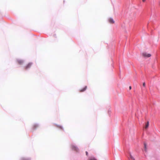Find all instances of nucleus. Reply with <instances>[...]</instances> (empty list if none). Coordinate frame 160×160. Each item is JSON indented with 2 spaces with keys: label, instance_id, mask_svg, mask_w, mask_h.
<instances>
[{
  "label": "nucleus",
  "instance_id": "f03ea898",
  "mask_svg": "<svg viewBox=\"0 0 160 160\" xmlns=\"http://www.w3.org/2000/svg\"><path fill=\"white\" fill-rule=\"evenodd\" d=\"M32 63L31 62H30L27 64L24 67V69L25 70H27L28 68H30L32 66Z\"/></svg>",
  "mask_w": 160,
  "mask_h": 160
},
{
  "label": "nucleus",
  "instance_id": "6e6552de",
  "mask_svg": "<svg viewBox=\"0 0 160 160\" xmlns=\"http://www.w3.org/2000/svg\"><path fill=\"white\" fill-rule=\"evenodd\" d=\"M130 158H129V159H132V160H135V158H134L132 156L131 153H129Z\"/></svg>",
  "mask_w": 160,
  "mask_h": 160
},
{
  "label": "nucleus",
  "instance_id": "423d86ee",
  "mask_svg": "<svg viewBox=\"0 0 160 160\" xmlns=\"http://www.w3.org/2000/svg\"><path fill=\"white\" fill-rule=\"evenodd\" d=\"M18 63L20 65L22 64L23 63V62L22 60H18L17 61Z\"/></svg>",
  "mask_w": 160,
  "mask_h": 160
},
{
  "label": "nucleus",
  "instance_id": "f257e3e1",
  "mask_svg": "<svg viewBox=\"0 0 160 160\" xmlns=\"http://www.w3.org/2000/svg\"><path fill=\"white\" fill-rule=\"evenodd\" d=\"M71 148H72V150L76 152H78L79 151L78 148L75 144H72V145H71Z\"/></svg>",
  "mask_w": 160,
  "mask_h": 160
},
{
  "label": "nucleus",
  "instance_id": "7ed1b4c3",
  "mask_svg": "<svg viewBox=\"0 0 160 160\" xmlns=\"http://www.w3.org/2000/svg\"><path fill=\"white\" fill-rule=\"evenodd\" d=\"M142 56L145 57H149L151 56L150 54H148L146 52H143L142 53Z\"/></svg>",
  "mask_w": 160,
  "mask_h": 160
},
{
  "label": "nucleus",
  "instance_id": "2eb2a0df",
  "mask_svg": "<svg viewBox=\"0 0 160 160\" xmlns=\"http://www.w3.org/2000/svg\"><path fill=\"white\" fill-rule=\"evenodd\" d=\"M129 89H130V90L131 89V88H132V87H131V86H129Z\"/></svg>",
  "mask_w": 160,
  "mask_h": 160
},
{
  "label": "nucleus",
  "instance_id": "4468645a",
  "mask_svg": "<svg viewBox=\"0 0 160 160\" xmlns=\"http://www.w3.org/2000/svg\"><path fill=\"white\" fill-rule=\"evenodd\" d=\"M30 159H23V160H29Z\"/></svg>",
  "mask_w": 160,
  "mask_h": 160
},
{
  "label": "nucleus",
  "instance_id": "9d476101",
  "mask_svg": "<svg viewBox=\"0 0 160 160\" xmlns=\"http://www.w3.org/2000/svg\"><path fill=\"white\" fill-rule=\"evenodd\" d=\"M89 160H97V159L94 157H92Z\"/></svg>",
  "mask_w": 160,
  "mask_h": 160
},
{
  "label": "nucleus",
  "instance_id": "9b49d317",
  "mask_svg": "<svg viewBox=\"0 0 160 160\" xmlns=\"http://www.w3.org/2000/svg\"><path fill=\"white\" fill-rule=\"evenodd\" d=\"M148 125H149V122H148L147 124L146 125L145 128H147L148 127Z\"/></svg>",
  "mask_w": 160,
  "mask_h": 160
},
{
  "label": "nucleus",
  "instance_id": "0eeeda50",
  "mask_svg": "<svg viewBox=\"0 0 160 160\" xmlns=\"http://www.w3.org/2000/svg\"><path fill=\"white\" fill-rule=\"evenodd\" d=\"M87 88V87L85 86L83 89H81L80 90V91L81 92H83L86 90Z\"/></svg>",
  "mask_w": 160,
  "mask_h": 160
},
{
  "label": "nucleus",
  "instance_id": "dca6fc26",
  "mask_svg": "<svg viewBox=\"0 0 160 160\" xmlns=\"http://www.w3.org/2000/svg\"><path fill=\"white\" fill-rule=\"evenodd\" d=\"M146 0H142V1L143 2H144Z\"/></svg>",
  "mask_w": 160,
  "mask_h": 160
},
{
  "label": "nucleus",
  "instance_id": "ddd939ff",
  "mask_svg": "<svg viewBox=\"0 0 160 160\" xmlns=\"http://www.w3.org/2000/svg\"><path fill=\"white\" fill-rule=\"evenodd\" d=\"M86 155L87 156H88V152H87V151H86Z\"/></svg>",
  "mask_w": 160,
  "mask_h": 160
},
{
  "label": "nucleus",
  "instance_id": "20e7f679",
  "mask_svg": "<svg viewBox=\"0 0 160 160\" xmlns=\"http://www.w3.org/2000/svg\"><path fill=\"white\" fill-rule=\"evenodd\" d=\"M108 22L110 23H114L115 22L114 20L112 18H110L108 19Z\"/></svg>",
  "mask_w": 160,
  "mask_h": 160
},
{
  "label": "nucleus",
  "instance_id": "f8f14e48",
  "mask_svg": "<svg viewBox=\"0 0 160 160\" xmlns=\"http://www.w3.org/2000/svg\"><path fill=\"white\" fill-rule=\"evenodd\" d=\"M145 82H144L143 83V87H145Z\"/></svg>",
  "mask_w": 160,
  "mask_h": 160
},
{
  "label": "nucleus",
  "instance_id": "1a4fd4ad",
  "mask_svg": "<svg viewBox=\"0 0 160 160\" xmlns=\"http://www.w3.org/2000/svg\"><path fill=\"white\" fill-rule=\"evenodd\" d=\"M147 145L145 143H144V151L145 152L147 151V148H146Z\"/></svg>",
  "mask_w": 160,
  "mask_h": 160
},
{
  "label": "nucleus",
  "instance_id": "39448f33",
  "mask_svg": "<svg viewBox=\"0 0 160 160\" xmlns=\"http://www.w3.org/2000/svg\"><path fill=\"white\" fill-rule=\"evenodd\" d=\"M38 127V125L37 124H34L32 126V129L33 130H35Z\"/></svg>",
  "mask_w": 160,
  "mask_h": 160
}]
</instances>
